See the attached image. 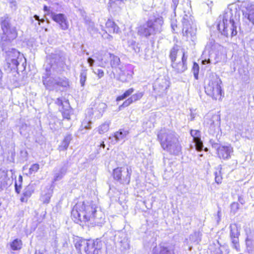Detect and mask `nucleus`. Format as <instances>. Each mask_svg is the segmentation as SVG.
Returning a JSON list of instances; mask_svg holds the SVG:
<instances>
[{
	"mask_svg": "<svg viewBox=\"0 0 254 254\" xmlns=\"http://www.w3.org/2000/svg\"><path fill=\"white\" fill-rule=\"evenodd\" d=\"M172 28L174 30H175V29H174V26L173 25H172Z\"/></svg>",
	"mask_w": 254,
	"mask_h": 254,
	"instance_id": "62",
	"label": "nucleus"
},
{
	"mask_svg": "<svg viewBox=\"0 0 254 254\" xmlns=\"http://www.w3.org/2000/svg\"><path fill=\"white\" fill-rule=\"evenodd\" d=\"M44 11H48L49 10V8L47 6H44Z\"/></svg>",
	"mask_w": 254,
	"mask_h": 254,
	"instance_id": "57",
	"label": "nucleus"
},
{
	"mask_svg": "<svg viewBox=\"0 0 254 254\" xmlns=\"http://www.w3.org/2000/svg\"><path fill=\"white\" fill-rule=\"evenodd\" d=\"M131 169L128 167H118L113 170L114 178L123 184H128L130 180Z\"/></svg>",
	"mask_w": 254,
	"mask_h": 254,
	"instance_id": "9",
	"label": "nucleus"
},
{
	"mask_svg": "<svg viewBox=\"0 0 254 254\" xmlns=\"http://www.w3.org/2000/svg\"><path fill=\"white\" fill-rule=\"evenodd\" d=\"M35 190V185L29 184L24 190L23 196L21 197L20 200L22 202H26Z\"/></svg>",
	"mask_w": 254,
	"mask_h": 254,
	"instance_id": "23",
	"label": "nucleus"
},
{
	"mask_svg": "<svg viewBox=\"0 0 254 254\" xmlns=\"http://www.w3.org/2000/svg\"><path fill=\"white\" fill-rule=\"evenodd\" d=\"M238 200L242 204L245 203V201H244L243 198L242 196H239V197Z\"/></svg>",
	"mask_w": 254,
	"mask_h": 254,
	"instance_id": "51",
	"label": "nucleus"
},
{
	"mask_svg": "<svg viewBox=\"0 0 254 254\" xmlns=\"http://www.w3.org/2000/svg\"><path fill=\"white\" fill-rule=\"evenodd\" d=\"M169 85L168 81L165 79H158L154 85V90L159 93H165Z\"/></svg>",
	"mask_w": 254,
	"mask_h": 254,
	"instance_id": "17",
	"label": "nucleus"
},
{
	"mask_svg": "<svg viewBox=\"0 0 254 254\" xmlns=\"http://www.w3.org/2000/svg\"><path fill=\"white\" fill-rule=\"evenodd\" d=\"M244 17L249 20L254 25V3L249 4L243 10Z\"/></svg>",
	"mask_w": 254,
	"mask_h": 254,
	"instance_id": "19",
	"label": "nucleus"
},
{
	"mask_svg": "<svg viewBox=\"0 0 254 254\" xmlns=\"http://www.w3.org/2000/svg\"><path fill=\"white\" fill-rule=\"evenodd\" d=\"M87 63L89 64V66L93 68V64L95 63V60L93 59L92 58L89 57L87 59Z\"/></svg>",
	"mask_w": 254,
	"mask_h": 254,
	"instance_id": "48",
	"label": "nucleus"
},
{
	"mask_svg": "<svg viewBox=\"0 0 254 254\" xmlns=\"http://www.w3.org/2000/svg\"><path fill=\"white\" fill-rule=\"evenodd\" d=\"M20 188H21V185L19 184L18 186L17 182H15V191L17 193H19L20 191Z\"/></svg>",
	"mask_w": 254,
	"mask_h": 254,
	"instance_id": "50",
	"label": "nucleus"
},
{
	"mask_svg": "<svg viewBox=\"0 0 254 254\" xmlns=\"http://www.w3.org/2000/svg\"><path fill=\"white\" fill-rule=\"evenodd\" d=\"M35 254H37V253H36Z\"/></svg>",
	"mask_w": 254,
	"mask_h": 254,
	"instance_id": "63",
	"label": "nucleus"
},
{
	"mask_svg": "<svg viewBox=\"0 0 254 254\" xmlns=\"http://www.w3.org/2000/svg\"><path fill=\"white\" fill-rule=\"evenodd\" d=\"M51 18L53 21L59 24L60 28L63 30H66L69 28V23L66 16L63 13L52 12Z\"/></svg>",
	"mask_w": 254,
	"mask_h": 254,
	"instance_id": "11",
	"label": "nucleus"
},
{
	"mask_svg": "<svg viewBox=\"0 0 254 254\" xmlns=\"http://www.w3.org/2000/svg\"><path fill=\"white\" fill-rule=\"evenodd\" d=\"M63 116H64V118H66V119H69V115L68 114V115H65V114H64Z\"/></svg>",
	"mask_w": 254,
	"mask_h": 254,
	"instance_id": "56",
	"label": "nucleus"
},
{
	"mask_svg": "<svg viewBox=\"0 0 254 254\" xmlns=\"http://www.w3.org/2000/svg\"><path fill=\"white\" fill-rule=\"evenodd\" d=\"M193 73H194L195 78L196 79H197L198 74V71H199L198 65L197 64H196V63H194V65H193Z\"/></svg>",
	"mask_w": 254,
	"mask_h": 254,
	"instance_id": "44",
	"label": "nucleus"
},
{
	"mask_svg": "<svg viewBox=\"0 0 254 254\" xmlns=\"http://www.w3.org/2000/svg\"><path fill=\"white\" fill-rule=\"evenodd\" d=\"M134 89L133 88H130L127 90H126L124 94L122 95L119 96L117 97L116 99L117 101L123 100L124 99H126V98L129 97L130 95H131L132 93L134 92Z\"/></svg>",
	"mask_w": 254,
	"mask_h": 254,
	"instance_id": "32",
	"label": "nucleus"
},
{
	"mask_svg": "<svg viewBox=\"0 0 254 254\" xmlns=\"http://www.w3.org/2000/svg\"><path fill=\"white\" fill-rule=\"evenodd\" d=\"M128 47L135 53H138L140 51V48L138 46V44L134 41H128Z\"/></svg>",
	"mask_w": 254,
	"mask_h": 254,
	"instance_id": "37",
	"label": "nucleus"
},
{
	"mask_svg": "<svg viewBox=\"0 0 254 254\" xmlns=\"http://www.w3.org/2000/svg\"><path fill=\"white\" fill-rule=\"evenodd\" d=\"M233 152V147L230 145H221L217 148V154L220 158L228 159L230 158Z\"/></svg>",
	"mask_w": 254,
	"mask_h": 254,
	"instance_id": "14",
	"label": "nucleus"
},
{
	"mask_svg": "<svg viewBox=\"0 0 254 254\" xmlns=\"http://www.w3.org/2000/svg\"><path fill=\"white\" fill-rule=\"evenodd\" d=\"M187 57H185L184 59H182L177 61L174 62L172 63V66L177 72H183L187 68Z\"/></svg>",
	"mask_w": 254,
	"mask_h": 254,
	"instance_id": "16",
	"label": "nucleus"
},
{
	"mask_svg": "<svg viewBox=\"0 0 254 254\" xmlns=\"http://www.w3.org/2000/svg\"><path fill=\"white\" fill-rule=\"evenodd\" d=\"M71 217L77 223L84 222L92 226L101 225L105 222L104 213L95 204L89 202H78L72 210Z\"/></svg>",
	"mask_w": 254,
	"mask_h": 254,
	"instance_id": "1",
	"label": "nucleus"
},
{
	"mask_svg": "<svg viewBox=\"0 0 254 254\" xmlns=\"http://www.w3.org/2000/svg\"><path fill=\"white\" fill-rule=\"evenodd\" d=\"M183 28V35L187 40L194 41L195 39L196 28L192 27L191 24L192 19L190 16L185 15L182 20Z\"/></svg>",
	"mask_w": 254,
	"mask_h": 254,
	"instance_id": "8",
	"label": "nucleus"
},
{
	"mask_svg": "<svg viewBox=\"0 0 254 254\" xmlns=\"http://www.w3.org/2000/svg\"><path fill=\"white\" fill-rule=\"evenodd\" d=\"M0 25L3 33L1 39L3 41H10L17 36V32L15 27H12L10 24V18L6 14L0 18Z\"/></svg>",
	"mask_w": 254,
	"mask_h": 254,
	"instance_id": "7",
	"label": "nucleus"
},
{
	"mask_svg": "<svg viewBox=\"0 0 254 254\" xmlns=\"http://www.w3.org/2000/svg\"><path fill=\"white\" fill-rule=\"evenodd\" d=\"M57 104H58L59 105L62 104V101L60 99H58V100H57Z\"/></svg>",
	"mask_w": 254,
	"mask_h": 254,
	"instance_id": "55",
	"label": "nucleus"
},
{
	"mask_svg": "<svg viewBox=\"0 0 254 254\" xmlns=\"http://www.w3.org/2000/svg\"><path fill=\"white\" fill-rule=\"evenodd\" d=\"M156 254H174L173 250L171 248L165 246L164 245L160 246L155 250Z\"/></svg>",
	"mask_w": 254,
	"mask_h": 254,
	"instance_id": "28",
	"label": "nucleus"
},
{
	"mask_svg": "<svg viewBox=\"0 0 254 254\" xmlns=\"http://www.w3.org/2000/svg\"><path fill=\"white\" fill-rule=\"evenodd\" d=\"M190 240L194 244H198L200 241V235L198 232H194L190 237Z\"/></svg>",
	"mask_w": 254,
	"mask_h": 254,
	"instance_id": "34",
	"label": "nucleus"
},
{
	"mask_svg": "<svg viewBox=\"0 0 254 254\" xmlns=\"http://www.w3.org/2000/svg\"><path fill=\"white\" fill-rule=\"evenodd\" d=\"M34 18H35V20H38V24L40 25L41 24V23H43L44 22V19H40L39 18V16L37 15H35L34 16Z\"/></svg>",
	"mask_w": 254,
	"mask_h": 254,
	"instance_id": "49",
	"label": "nucleus"
},
{
	"mask_svg": "<svg viewBox=\"0 0 254 254\" xmlns=\"http://www.w3.org/2000/svg\"><path fill=\"white\" fill-rule=\"evenodd\" d=\"M133 102L132 101L130 98H128L127 100H126L124 102V103L119 106V110H121L123 108L126 107L130 105L131 104H132Z\"/></svg>",
	"mask_w": 254,
	"mask_h": 254,
	"instance_id": "42",
	"label": "nucleus"
},
{
	"mask_svg": "<svg viewBox=\"0 0 254 254\" xmlns=\"http://www.w3.org/2000/svg\"><path fill=\"white\" fill-rule=\"evenodd\" d=\"M56 84L57 86L66 87L68 85V81L66 78H56Z\"/></svg>",
	"mask_w": 254,
	"mask_h": 254,
	"instance_id": "35",
	"label": "nucleus"
},
{
	"mask_svg": "<svg viewBox=\"0 0 254 254\" xmlns=\"http://www.w3.org/2000/svg\"><path fill=\"white\" fill-rule=\"evenodd\" d=\"M91 69L92 70V71L98 76L99 78H101L103 77L104 72L103 70L98 69L96 70H94L93 68H91Z\"/></svg>",
	"mask_w": 254,
	"mask_h": 254,
	"instance_id": "43",
	"label": "nucleus"
},
{
	"mask_svg": "<svg viewBox=\"0 0 254 254\" xmlns=\"http://www.w3.org/2000/svg\"><path fill=\"white\" fill-rule=\"evenodd\" d=\"M107 59H109L111 61L110 64L113 69L112 72L113 73L115 72L119 74L118 79L122 82L127 81V79L124 77V72L122 70V68L120 66L118 67L120 64V60L117 56L110 53H105L103 58H98V61L100 62L99 66L103 67H105L108 63Z\"/></svg>",
	"mask_w": 254,
	"mask_h": 254,
	"instance_id": "5",
	"label": "nucleus"
},
{
	"mask_svg": "<svg viewBox=\"0 0 254 254\" xmlns=\"http://www.w3.org/2000/svg\"><path fill=\"white\" fill-rule=\"evenodd\" d=\"M23 58V55L16 49H12L6 52V62L8 67L11 69H15L19 64L20 60Z\"/></svg>",
	"mask_w": 254,
	"mask_h": 254,
	"instance_id": "10",
	"label": "nucleus"
},
{
	"mask_svg": "<svg viewBox=\"0 0 254 254\" xmlns=\"http://www.w3.org/2000/svg\"><path fill=\"white\" fill-rule=\"evenodd\" d=\"M215 176L216 183L218 184L221 183L222 178L220 175V172H215Z\"/></svg>",
	"mask_w": 254,
	"mask_h": 254,
	"instance_id": "45",
	"label": "nucleus"
},
{
	"mask_svg": "<svg viewBox=\"0 0 254 254\" xmlns=\"http://www.w3.org/2000/svg\"><path fill=\"white\" fill-rule=\"evenodd\" d=\"M90 241L78 237L74 239L75 247L79 253H81L82 251L86 252Z\"/></svg>",
	"mask_w": 254,
	"mask_h": 254,
	"instance_id": "18",
	"label": "nucleus"
},
{
	"mask_svg": "<svg viewBox=\"0 0 254 254\" xmlns=\"http://www.w3.org/2000/svg\"><path fill=\"white\" fill-rule=\"evenodd\" d=\"M186 57L184 50H179L177 46H175L171 50L170 58L172 63L180 60L182 59H184Z\"/></svg>",
	"mask_w": 254,
	"mask_h": 254,
	"instance_id": "15",
	"label": "nucleus"
},
{
	"mask_svg": "<svg viewBox=\"0 0 254 254\" xmlns=\"http://www.w3.org/2000/svg\"><path fill=\"white\" fill-rule=\"evenodd\" d=\"M39 169V165L38 164H34L29 168V173L30 175L35 173Z\"/></svg>",
	"mask_w": 254,
	"mask_h": 254,
	"instance_id": "41",
	"label": "nucleus"
},
{
	"mask_svg": "<svg viewBox=\"0 0 254 254\" xmlns=\"http://www.w3.org/2000/svg\"><path fill=\"white\" fill-rule=\"evenodd\" d=\"M157 136L164 150L175 155H178L181 153L182 146L178 135L174 131L163 128L160 130Z\"/></svg>",
	"mask_w": 254,
	"mask_h": 254,
	"instance_id": "3",
	"label": "nucleus"
},
{
	"mask_svg": "<svg viewBox=\"0 0 254 254\" xmlns=\"http://www.w3.org/2000/svg\"><path fill=\"white\" fill-rule=\"evenodd\" d=\"M105 54V53H104L103 55V54H101V55H103V57H95V58H96L97 59V60L98 61V59H99H99L103 58L104 57V55Z\"/></svg>",
	"mask_w": 254,
	"mask_h": 254,
	"instance_id": "59",
	"label": "nucleus"
},
{
	"mask_svg": "<svg viewBox=\"0 0 254 254\" xmlns=\"http://www.w3.org/2000/svg\"><path fill=\"white\" fill-rule=\"evenodd\" d=\"M51 196L52 193L50 191H49L42 195L41 197V200L44 203H48L50 202Z\"/></svg>",
	"mask_w": 254,
	"mask_h": 254,
	"instance_id": "40",
	"label": "nucleus"
},
{
	"mask_svg": "<svg viewBox=\"0 0 254 254\" xmlns=\"http://www.w3.org/2000/svg\"><path fill=\"white\" fill-rule=\"evenodd\" d=\"M101 146L103 147V148H104L105 145L104 143V142H103L101 144Z\"/></svg>",
	"mask_w": 254,
	"mask_h": 254,
	"instance_id": "60",
	"label": "nucleus"
},
{
	"mask_svg": "<svg viewBox=\"0 0 254 254\" xmlns=\"http://www.w3.org/2000/svg\"><path fill=\"white\" fill-rule=\"evenodd\" d=\"M72 139L71 135H66L64 140L61 142V144L59 146V149L60 151H65L66 150L70 143V141Z\"/></svg>",
	"mask_w": 254,
	"mask_h": 254,
	"instance_id": "26",
	"label": "nucleus"
},
{
	"mask_svg": "<svg viewBox=\"0 0 254 254\" xmlns=\"http://www.w3.org/2000/svg\"><path fill=\"white\" fill-rule=\"evenodd\" d=\"M220 214H221V211L220 210H219L217 212V215H218V218H219V219H220Z\"/></svg>",
	"mask_w": 254,
	"mask_h": 254,
	"instance_id": "58",
	"label": "nucleus"
},
{
	"mask_svg": "<svg viewBox=\"0 0 254 254\" xmlns=\"http://www.w3.org/2000/svg\"><path fill=\"white\" fill-rule=\"evenodd\" d=\"M210 60H203L202 61V64H208V63H210Z\"/></svg>",
	"mask_w": 254,
	"mask_h": 254,
	"instance_id": "53",
	"label": "nucleus"
},
{
	"mask_svg": "<svg viewBox=\"0 0 254 254\" xmlns=\"http://www.w3.org/2000/svg\"><path fill=\"white\" fill-rule=\"evenodd\" d=\"M173 2V5L174 7H176L178 4L179 0H172Z\"/></svg>",
	"mask_w": 254,
	"mask_h": 254,
	"instance_id": "52",
	"label": "nucleus"
},
{
	"mask_svg": "<svg viewBox=\"0 0 254 254\" xmlns=\"http://www.w3.org/2000/svg\"><path fill=\"white\" fill-rule=\"evenodd\" d=\"M7 171L0 169V190L11 184V180L8 177Z\"/></svg>",
	"mask_w": 254,
	"mask_h": 254,
	"instance_id": "20",
	"label": "nucleus"
},
{
	"mask_svg": "<svg viewBox=\"0 0 254 254\" xmlns=\"http://www.w3.org/2000/svg\"><path fill=\"white\" fill-rule=\"evenodd\" d=\"M92 124V122L87 120L85 119L83 120V121L82 122V124L80 127V130H82V129L85 128L87 129H90L91 128V125Z\"/></svg>",
	"mask_w": 254,
	"mask_h": 254,
	"instance_id": "39",
	"label": "nucleus"
},
{
	"mask_svg": "<svg viewBox=\"0 0 254 254\" xmlns=\"http://www.w3.org/2000/svg\"><path fill=\"white\" fill-rule=\"evenodd\" d=\"M128 133V132L127 130L120 129L114 133L113 136L109 137V139L111 140L110 142L113 144H115L118 141L124 139Z\"/></svg>",
	"mask_w": 254,
	"mask_h": 254,
	"instance_id": "21",
	"label": "nucleus"
},
{
	"mask_svg": "<svg viewBox=\"0 0 254 254\" xmlns=\"http://www.w3.org/2000/svg\"><path fill=\"white\" fill-rule=\"evenodd\" d=\"M104 37H105V38H108V39H111L112 38V36H110L109 34H106V35L104 36Z\"/></svg>",
	"mask_w": 254,
	"mask_h": 254,
	"instance_id": "54",
	"label": "nucleus"
},
{
	"mask_svg": "<svg viewBox=\"0 0 254 254\" xmlns=\"http://www.w3.org/2000/svg\"><path fill=\"white\" fill-rule=\"evenodd\" d=\"M218 117L216 115H207L205 118L204 122L207 125H210V126H213L215 124L214 120H218Z\"/></svg>",
	"mask_w": 254,
	"mask_h": 254,
	"instance_id": "33",
	"label": "nucleus"
},
{
	"mask_svg": "<svg viewBox=\"0 0 254 254\" xmlns=\"http://www.w3.org/2000/svg\"><path fill=\"white\" fill-rule=\"evenodd\" d=\"M87 71L86 69H83L81 71L80 74V83L81 86L83 87L85 85V82L87 78Z\"/></svg>",
	"mask_w": 254,
	"mask_h": 254,
	"instance_id": "36",
	"label": "nucleus"
},
{
	"mask_svg": "<svg viewBox=\"0 0 254 254\" xmlns=\"http://www.w3.org/2000/svg\"><path fill=\"white\" fill-rule=\"evenodd\" d=\"M231 209L234 211H237L239 208V204L237 202H233L231 205Z\"/></svg>",
	"mask_w": 254,
	"mask_h": 254,
	"instance_id": "46",
	"label": "nucleus"
},
{
	"mask_svg": "<svg viewBox=\"0 0 254 254\" xmlns=\"http://www.w3.org/2000/svg\"><path fill=\"white\" fill-rule=\"evenodd\" d=\"M222 82L216 75H212L205 87L206 93L214 100H220L222 96Z\"/></svg>",
	"mask_w": 254,
	"mask_h": 254,
	"instance_id": "6",
	"label": "nucleus"
},
{
	"mask_svg": "<svg viewBox=\"0 0 254 254\" xmlns=\"http://www.w3.org/2000/svg\"><path fill=\"white\" fill-rule=\"evenodd\" d=\"M218 24V30L224 35L233 37L237 34V28L239 26L240 13L236 9H227Z\"/></svg>",
	"mask_w": 254,
	"mask_h": 254,
	"instance_id": "2",
	"label": "nucleus"
},
{
	"mask_svg": "<svg viewBox=\"0 0 254 254\" xmlns=\"http://www.w3.org/2000/svg\"><path fill=\"white\" fill-rule=\"evenodd\" d=\"M22 177H21V176H20L19 177V181H20V182H21V181H22Z\"/></svg>",
	"mask_w": 254,
	"mask_h": 254,
	"instance_id": "61",
	"label": "nucleus"
},
{
	"mask_svg": "<svg viewBox=\"0 0 254 254\" xmlns=\"http://www.w3.org/2000/svg\"><path fill=\"white\" fill-rule=\"evenodd\" d=\"M143 95L144 93L143 92L138 91L133 94L130 98L133 102H135L140 100L143 97Z\"/></svg>",
	"mask_w": 254,
	"mask_h": 254,
	"instance_id": "38",
	"label": "nucleus"
},
{
	"mask_svg": "<svg viewBox=\"0 0 254 254\" xmlns=\"http://www.w3.org/2000/svg\"><path fill=\"white\" fill-rule=\"evenodd\" d=\"M248 44L250 45L252 49L254 51V36L250 38Z\"/></svg>",
	"mask_w": 254,
	"mask_h": 254,
	"instance_id": "47",
	"label": "nucleus"
},
{
	"mask_svg": "<svg viewBox=\"0 0 254 254\" xmlns=\"http://www.w3.org/2000/svg\"><path fill=\"white\" fill-rule=\"evenodd\" d=\"M107 108V105L102 102L97 104L95 108L93 113L96 116L100 117L105 111Z\"/></svg>",
	"mask_w": 254,
	"mask_h": 254,
	"instance_id": "25",
	"label": "nucleus"
},
{
	"mask_svg": "<svg viewBox=\"0 0 254 254\" xmlns=\"http://www.w3.org/2000/svg\"><path fill=\"white\" fill-rule=\"evenodd\" d=\"M106 27L111 33H118L120 29L118 25L112 20L108 19L106 23Z\"/></svg>",
	"mask_w": 254,
	"mask_h": 254,
	"instance_id": "24",
	"label": "nucleus"
},
{
	"mask_svg": "<svg viewBox=\"0 0 254 254\" xmlns=\"http://www.w3.org/2000/svg\"><path fill=\"white\" fill-rule=\"evenodd\" d=\"M103 243L99 239L90 240L86 251V254H102Z\"/></svg>",
	"mask_w": 254,
	"mask_h": 254,
	"instance_id": "12",
	"label": "nucleus"
},
{
	"mask_svg": "<svg viewBox=\"0 0 254 254\" xmlns=\"http://www.w3.org/2000/svg\"><path fill=\"white\" fill-rule=\"evenodd\" d=\"M66 169L63 167L59 170H56L54 177V181H58L62 179L63 176L65 174Z\"/></svg>",
	"mask_w": 254,
	"mask_h": 254,
	"instance_id": "31",
	"label": "nucleus"
},
{
	"mask_svg": "<svg viewBox=\"0 0 254 254\" xmlns=\"http://www.w3.org/2000/svg\"><path fill=\"white\" fill-rule=\"evenodd\" d=\"M230 237L231 238L232 243L233 247L237 251H240V246L239 244L238 237L239 232L236 224H231L230 226Z\"/></svg>",
	"mask_w": 254,
	"mask_h": 254,
	"instance_id": "13",
	"label": "nucleus"
},
{
	"mask_svg": "<svg viewBox=\"0 0 254 254\" xmlns=\"http://www.w3.org/2000/svg\"><path fill=\"white\" fill-rule=\"evenodd\" d=\"M190 134L193 137L196 150H201L203 148V143L200 139V132L198 130H191Z\"/></svg>",
	"mask_w": 254,
	"mask_h": 254,
	"instance_id": "22",
	"label": "nucleus"
},
{
	"mask_svg": "<svg viewBox=\"0 0 254 254\" xmlns=\"http://www.w3.org/2000/svg\"><path fill=\"white\" fill-rule=\"evenodd\" d=\"M111 124V122L106 121L104 123L100 125L97 128V131L100 134H103L107 132L109 129V127Z\"/></svg>",
	"mask_w": 254,
	"mask_h": 254,
	"instance_id": "30",
	"label": "nucleus"
},
{
	"mask_svg": "<svg viewBox=\"0 0 254 254\" xmlns=\"http://www.w3.org/2000/svg\"><path fill=\"white\" fill-rule=\"evenodd\" d=\"M56 78H53L50 77L44 79L43 82L47 89L53 90L57 86L56 84Z\"/></svg>",
	"mask_w": 254,
	"mask_h": 254,
	"instance_id": "27",
	"label": "nucleus"
},
{
	"mask_svg": "<svg viewBox=\"0 0 254 254\" xmlns=\"http://www.w3.org/2000/svg\"><path fill=\"white\" fill-rule=\"evenodd\" d=\"M163 20L162 17L148 20L137 28V33L140 36L148 37L152 35L160 33L162 31Z\"/></svg>",
	"mask_w": 254,
	"mask_h": 254,
	"instance_id": "4",
	"label": "nucleus"
},
{
	"mask_svg": "<svg viewBox=\"0 0 254 254\" xmlns=\"http://www.w3.org/2000/svg\"><path fill=\"white\" fill-rule=\"evenodd\" d=\"M10 248L13 251L20 250L22 247V242L19 239H15L9 244Z\"/></svg>",
	"mask_w": 254,
	"mask_h": 254,
	"instance_id": "29",
	"label": "nucleus"
}]
</instances>
